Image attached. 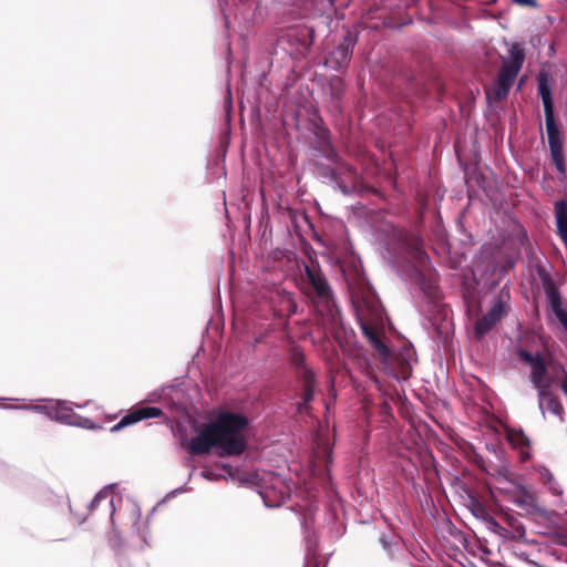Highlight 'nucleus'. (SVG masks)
Listing matches in <instances>:
<instances>
[{
	"instance_id": "nucleus-1",
	"label": "nucleus",
	"mask_w": 567,
	"mask_h": 567,
	"mask_svg": "<svg viewBox=\"0 0 567 567\" xmlns=\"http://www.w3.org/2000/svg\"><path fill=\"white\" fill-rule=\"evenodd\" d=\"M382 256L391 264L400 276H405L411 284L419 288L427 300L429 306L433 308L440 307V292L437 285L412 264V260H416L421 264L425 262L426 254L402 229L391 227L390 237L385 243Z\"/></svg>"
},
{
	"instance_id": "nucleus-2",
	"label": "nucleus",
	"mask_w": 567,
	"mask_h": 567,
	"mask_svg": "<svg viewBox=\"0 0 567 567\" xmlns=\"http://www.w3.org/2000/svg\"><path fill=\"white\" fill-rule=\"evenodd\" d=\"M247 424L245 416L226 413L214 422L205 423L186 449L195 455L208 454L212 450L221 457L239 455L246 449L241 431Z\"/></svg>"
},
{
	"instance_id": "nucleus-3",
	"label": "nucleus",
	"mask_w": 567,
	"mask_h": 567,
	"mask_svg": "<svg viewBox=\"0 0 567 567\" xmlns=\"http://www.w3.org/2000/svg\"><path fill=\"white\" fill-rule=\"evenodd\" d=\"M85 405H87V402L83 405H80L70 401L56 400L51 401L50 404H32L21 406L9 405L8 408L30 410L45 414L49 419L63 424L80 426L84 429H93L94 423L91 419L83 417L74 412V408L81 409Z\"/></svg>"
},
{
	"instance_id": "nucleus-4",
	"label": "nucleus",
	"mask_w": 567,
	"mask_h": 567,
	"mask_svg": "<svg viewBox=\"0 0 567 567\" xmlns=\"http://www.w3.org/2000/svg\"><path fill=\"white\" fill-rule=\"evenodd\" d=\"M508 53L509 58L504 60L493 87L497 101L507 96L525 60L524 49L519 44H512Z\"/></svg>"
},
{
	"instance_id": "nucleus-5",
	"label": "nucleus",
	"mask_w": 567,
	"mask_h": 567,
	"mask_svg": "<svg viewBox=\"0 0 567 567\" xmlns=\"http://www.w3.org/2000/svg\"><path fill=\"white\" fill-rule=\"evenodd\" d=\"M305 277L308 285V295L316 298L319 306L331 312L333 307V293L331 287L318 265H306Z\"/></svg>"
},
{
	"instance_id": "nucleus-6",
	"label": "nucleus",
	"mask_w": 567,
	"mask_h": 567,
	"mask_svg": "<svg viewBox=\"0 0 567 567\" xmlns=\"http://www.w3.org/2000/svg\"><path fill=\"white\" fill-rule=\"evenodd\" d=\"M516 353L519 360L532 367L530 382L537 389V392L549 389L550 383L547 379L548 372L543 355L539 352L530 353L523 348H519Z\"/></svg>"
},
{
	"instance_id": "nucleus-7",
	"label": "nucleus",
	"mask_w": 567,
	"mask_h": 567,
	"mask_svg": "<svg viewBox=\"0 0 567 567\" xmlns=\"http://www.w3.org/2000/svg\"><path fill=\"white\" fill-rule=\"evenodd\" d=\"M324 176L332 182L344 194L349 193L350 185H353L357 181V171L349 165L340 164L337 168L327 167Z\"/></svg>"
},
{
	"instance_id": "nucleus-8",
	"label": "nucleus",
	"mask_w": 567,
	"mask_h": 567,
	"mask_svg": "<svg viewBox=\"0 0 567 567\" xmlns=\"http://www.w3.org/2000/svg\"><path fill=\"white\" fill-rule=\"evenodd\" d=\"M118 517H123L125 519V524L130 526L133 533L138 535L141 540L143 542V547L148 546L147 542V527H142L141 518H142V512L141 508L135 503H128L124 509V512H118Z\"/></svg>"
},
{
	"instance_id": "nucleus-9",
	"label": "nucleus",
	"mask_w": 567,
	"mask_h": 567,
	"mask_svg": "<svg viewBox=\"0 0 567 567\" xmlns=\"http://www.w3.org/2000/svg\"><path fill=\"white\" fill-rule=\"evenodd\" d=\"M163 414L159 408L155 406H142L137 408L126 415H124L117 424L112 427V432L120 431L121 429L135 424L142 420L158 417Z\"/></svg>"
},
{
	"instance_id": "nucleus-10",
	"label": "nucleus",
	"mask_w": 567,
	"mask_h": 567,
	"mask_svg": "<svg viewBox=\"0 0 567 567\" xmlns=\"http://www.w3.org/2000/svg\"><path fill=\"white\" fill-rule=\"evenodd\" d=\"M505 315V307L503 301L498 300L475 324V332L478 336H484L492 330Z\"/></svg>"
},
{
	"instance_id": "nucleus-11",
	"label": "nucleus",
	"mask_w": 567,
	"mask_h": 567,
	"mask_svg": "<svg viewBox=\"0 0 567 567\" xmlns=\"http://www.w3.org/2000/svg\"><path fill=\"white\" fill-rule=\"evenodd\" d=\"M360 328H361L364 337L369 340V342L378 351L381 359L384 361L388 360L391 355V350L381 339L379 331L362 320H360Z\"/></svg>"
},
{
	"instance_id": "nucleus-12",
	"label": "nucleus",
	"mask_w": 567,
	"mask_h": 567,
	"mask_svg": "<svg viewBox=\"0 0 567 567\" xmlns=\"http://www.w3.org/2000/svg\"><path fill=\"white\" fill-rule=\"evenodd\" d=\"M538 94L542 97L545 118L555 117L551 86L546 74L540 73L537 78Z\"/></svg>"
},
{
	"instance_id": "nucleus-13",
	"label": "nucleus",
	"mask_w": 567,
	"mask_h": 567,
	"mask_svg": "<svg viewBox=\"0 0 567 567\" xmlns=\"http://www.w3.org/2000/svg\"><path fill=\"white\" fill-rule=\"evenodd\" d=\"M274 488H278V499L271 498L272 493H275L274 489L265 488V491L260 493L267 507H277L289 496V487L284 483L280 476L275 477Z\"/></svg>"
},
{
	"instance_id": "nucleus-14",
	"label": "nucleus",
	"mask_w": 567,
	"mask_h": 567,
	"mask_svg": "<svg viewBox=\"0 0 567 567\" xmlns=\"http://www.w3.org/2000/svg\"><path fill=\"white\" fill-rule=\"evenodd\" d=\"M113 487H114V485H106L99 493H96L94 498L91 501V503L89 505V508H90V511H93L103 501H106L107 502V507L110 509V516H111L112 525H113L114 528H116V523H115L116 509H115V504H114V497L112 496Z\"/></svg>"
},
{
	"instance_id": "nucleus-15",
	"label": "nucleus",
	"mask_w": 567,
	"mask_h": 567,
	"mask_svg": "<svg viewBox=\"0 0 567 567\" xmlns=\"http://www.w3.org/2000/svg\"><path fill=\"white\" fill-rule=\"evenodd\" d=\"M538 403L543 413L546 409L551 414L563 417L564 408L559 400L551 395L550 388L538 392Z\"/></svg>"
},
{
	"instance_id": "nucleus-16",
	"label": "nucleus",
	"mask_w": 567,
	"mask_h": 567,
	"mask_svg": "<svg viewBox=\"0 0 567 567\" xmlns=\"http://www.w3.org/2000/svg\"><path fill=\"white\" fill-rule=\"evenodd\" d=\"M555 220L557 234L567 248V202L564 199L555 203Z\"/></svg>"
},
{
	"instance_id": "nucleus-17",
	"label": "nucleus",
	"mask_w": 567,
	"mask_h": 567,
	"mask_svg": "<svg viewBox=\"0 0 567 567\" xmlns=\"http://www.w3.org/2000/svg\"><path fill=\"white\" fill-rule=\"evenodd\" d=\"M547 297L551 311L567 332V311L561 306L559 292L555 288H551L547 292Z\"/></svg>"
},
{
	"instance_id": "nucleus-18",
	"label": "nucleus",
	"mask_w": 567,
	"mask_h": 567,
	"mask_svg": "<svg viewBox=\"0 0 567 567\" xmlns=\"http://www.w3.org/2000/svg\"><path fill=\"white\" fill-rule=\"evenodd\" d=\"M506 437L509 444L514 449H518L523 456L528 455V447H529V439L526 436V434L520 429H507L506 430Z\"/></svg>"
},
{
	"instance_id": "nucleus-19",
	"label": "nucleus",
	"mask_w": 567,
	"mask_h": 567,
	"mask_svg": "<svg viewBox=\"0 0 567 567\" xmlns=\"http://www.w3.org/2000/svg\"><path fill=\"white\" fill-rule=\"evenodd\" d=\"M545 123L550 154L563 152L560 132L556 124L555 117L545 118Z\"/></svg>"
},
{
	"instance_id": "nucleus-20",
	"label": "nucleus",
	"mask_w": 567,
	"mask_h": 567,
	"mask_svg": "<svg viewBox=\"0 0 567 567\" xmlns=\"http://www.w3.org/2000/svg\"><path fill=\"white\" fill-rule=\"evenodd\" d=\"M355 45V39L351 34H347L341 44H339L332 52V58L341 64L350 59L352 55L353 48Z\"/></svg>"
},
{
	"instance_id": "nucleus-21",
	"label": "nucleus",
	"mask_w": 567,
	"mask_h": 567,
	"mask_svg": "<svg viewBox=\"0 0 567 567\" xmlns=\"http://www.w3.org/2000/svg\"><path fill=\"white\" fill-rule=\"evenodd\" d=\"M380 544L390 559H394L396 557V553L402 548L399 536L394 534L381 535Z\"/></svg>"
},
{
	"instance_id": "nucleus-22",
	"label": "nucleus",
	"mask_w": 567,
	"mask_h": 567,
	"mask_svg": "<svg viewBox=\"0 0 567 567\" xmlns=\"http://www.w3.org/2000/svg\"><path fill=\"white\" fill-rule=\"evenodd\" d=\"M315 383L311 372L306 371L303 375V389L301 393V402H299V411L302 412L305 408L313 399Z\"/></svg>"
},
{
	"instance_id": "nucleus-23",
	"label": "nucleus",
	"mask_w": 567,
	"mask_h": 567,
	"mask_svg": "<svg viewBox=\"0 0 567 567\" xmlns=\"http://www.w3.org/2000/svg\"><path fill=\"white\" fill-rule=\"evenodd\" d=\"M306 543H307V555H306V563L305 567H326L321 566V563L317 559V540L313 537H310L309 535L305 536Z\"/></svg>"
},
{
	"instance_id": "nucleus-24",
	"label": "nucleus",
	"mask_w": 567,
	"mask_h": 567,
	"mask_svg": "<svg viewBox=\"0 0 567 567\" xmlns=\"http://www.w3.org/2000/svg\"><path fill=\"white\" fill-rule=\"evenodd\" d=\"M485 523L487 524V528L492 530L494 534L501 537L507 536L508 530L505 527H503L492 515L487 518V520H485Z\"/></svg>"
},
{
	"instance_id": "nucleus-25",
	"label": "nucleus",
	"mask_w": 567,
	"mask_h": 567,
	"mask_svg": "<svg viewBox=\"0 0 567 567\" xmlns=\"http://www.w3.org/2000/svg\"><path fill=\"white\" fill-rule=\"evenodd\" d=\"M471 511L473 515L482 520H487V518L491 516V514L487 512L484 505H482L480 502L474 501Z\"/></svg>"
},
{
	"instance_id": "nucleus-26",
	"label": "nucleus",
	"mask_w": 567,
	"mask_h": 567,
	"mask_svg": "<svg viewBox=\"0 0 567 567\" xmlns=\"http://www.w3.org/2000/svg\"><path fill=\"white\" fill-rule=\"evenodd\" d=\"M536 471L545 485L555 478L554 474L544 465L538 466Z\"/></svg>"
},
{
	"instance_id": "nucleus-27",
	"label": "nucleus",
	"mask_w": 567,
	"mask_h": 567,
	"mask_svg": "<svg viewBox=\"0 0 567 567\" xmlns=\"http://www.w3.org/2000/svg\"><path fill=\"white\" fill-rule=\"evenodd\" d=\"M553 162L555 163V166L559 173H565V161H564V154L563 152L553 153L550 154Z\"/></svg>"
},
{
	"instance_id": "nucleus-28",
	"label": "nucleus",
	"mask_w": 567,
	"mask_h": 567,
	"mask_svg": "<svg viewBox=\"0 0 567 567\" xmlns=\"http://www.w3.org/2000/svg\"><path fill=\"white\" fill-rule=\"evenodd\" d=\"M546 486L550 491V493L556 497L563 496V488L559 485V483L556 481V478H553L551 482L547 483Z\"/></svg>"
},
{
	"instance_id": "nucleus-29",
	"label": "nucleus",
	"mask_w": 567,
	"mask_h": 567,
	"mask_svg": "<svg viewBox=\"0 0 567 567\" xmlns=\"http://www.w3.org/2000/svg\"><path fill=\"white\" fill-rule=\"evenodd\" d=\"M200 476L208 481H213L216 477V475L209 470L202 471Z\"/></svg>"
},
{
	"instance_id": "nucleus-30",
	"label": "nucleus",
	"mask_w": 567,
	"mask_h": 567,
	"mask_svg": "<svg viewBox=\"0 0 567 567\" xmlns=\"http://www.w3.org/2000/svg\"><path fill=\"white\" fill-rule=\"evenodd\" d=\"M514 2L526 7H536L537 4L535 0H514Z\"/></svg>"
},
{
	"instance_id": "nucleus-31",
	"label": "nucleus",
	"mask_w": 567,
	"mask_h": 567,
	"mask_svg": "<svg viewBox=\"0 0 567 567\" xmlns=\"http://www.w3.org/2000/svg\"><path fill=\"white\" fill-rule=\"evenodd\" d=\"M323 151L327 153V157H329V153H333V150L330 145V143L326 142L324 145H323Z\"/></svg>"
},
{
	"instance_id": "nucleus-32",
	"label": "nucleus",
	"mask_w": 567,
	"mask_h": 567,
	"mask_svg": "<svg viewBox=\"0 0 567 567\" xmlns=\"http://www.w3.org/2000/svg\"><path fill=\"white\" fill-rule=\"evenodd\" d=\"M561 391L564 392V394L567 396V374H566V379L564 380V382L561 383Z\"/></svg>"
},
{
	"instance_id": "nucleus-33",
	"label": "nucleus",
	"mask_w": 567,
	"mask_h": 567,
	"mask_svg": "<svg viewBox=\"0 0 567 567\" xmlns=\"http://www.w3.org/2000/svg\"><path fill=\"white\" fill-rule=\"evenodd\" d=\"M185 491H186V488H184V487H179V488L173 489V491L171 492V494H172V495H174V494L183 493V492H185Z\"/></svg>"
}]
</instances>
